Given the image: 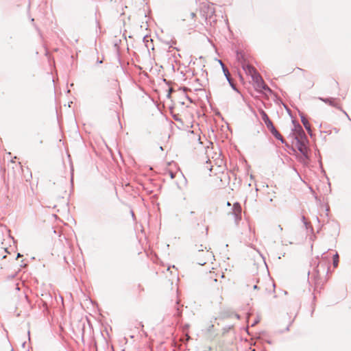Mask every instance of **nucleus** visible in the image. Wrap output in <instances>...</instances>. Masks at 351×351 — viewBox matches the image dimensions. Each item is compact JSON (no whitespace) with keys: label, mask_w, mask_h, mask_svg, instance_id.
<instances>
[{"label":"nucleus","mask_w":351,"mask_h":351,"mask_svg":"<svg viewBox=\"0 0 351 351\" xmlns=\"http://www.w3.org/2000/svg\"><path fill=\"white\" fill-rule=\"evenodd\" d=\"M216 157L213 156L211 159H208L209 163L213 164L211 167L209 169L213 177V182L215 184L220 186L224 184L227 181V173L226 172L225 167H223V160L219 152L215 154Z\"/></svg>","instance_id":"f257e3e1"},{"label":"nucleus","mask_w":351,"mask_h":351,"mask_svg":"<svg viewBox=\"0 0 351 351\" xmlns=\"http://www.w3.org/2000/svg\"><path fill=\"white\" fill-rule=\"evenodd\" d=\"M224 278L223 272L220 269H213L207 273L204 277V282L209 287H213L217 289H222L221 279Z\"/></svg>","instance_id":"f03ea898"},{"label":"nucleus","mask_w":351,"mask_h":351,"mask_svg":"<svg viewBox=\"0 0 351 351\" xmlns=\"http://www.w3.org/2000/svg\"><path fill=\"white\" fill-rule=\"evenodd\" d=\"M200 14L205 21L208 17H211L215 14V8L210 3L204 2L200 4Z\"/></svg>","instance_id":"7ed1b4c3"},{"label":"nucleus","mask_w":351,"mask_h":351,"mask_svg":"<svg viewBox=\"0 0 351 351\" xmlns=\"http://www.w3.org/2000/svg\"><path fill=\"white\" fill-rule=\"evenodd\" d=\"M247 68H248L249 72L251 74H252V75H253V73L254 74V80H255V82H256V83L257 84V87L258 88H260L261 90L269 89L268 87L264 83V82L262 80L261 77L259 75L256 73L255 69L252 66H248Z\"/></svg>","instance_id":"20e7f679"},{"label":"nucleus","mask_w":351,"mask_h":351,"mask_svg":"<svg viewBox=\"0 0 351 351\" xmlns=\"http://www.w3.org/2000/svg\"><path fill=\"white\" fill-rule=\"evenodd\" d=\"M197 15L195 12H191L189 15L186 16L182 21L184 26L195 27L197 26L195 19Z\"/></svg>","instance_id":"39448f33"},{"label":"nucleus","mask_w":351,"mask_h":351,"mask_svg":"<svg viewBox=\"0 0 351 351\" xmlns=\"http://www.w3.org/2000/svg\"><path fill=\"white\" fill-rule=\"evenodd\" d=\"M259 112L261 115V118L263 121L265 122L267 128L274 125L272 121L269 119V117L264 110H260Z\"/></svg>","instance_id":"423d86ee"},{"label":"nucleus","mask_w":351,"mask_h":351,"mask_svg":"<svg viewBox=\"0 0 351 351\" xmlns=\"http://www.w3.org/2000/svg\"><path fill=\"white\" fill-rule=\"evenodd\" d=\"M268 130L271 132V134L278 140L281 141L282 143L284 142V139L282 136L280 134V132L275 128L274 125L269 128Z\"/></svg>","instance_id":"0eeeda50"},{"label":"nucleus","mask_w":351,"mask_h":351,"mask_svg":"<svg viewBox=\"0 0 351 351\" xmlns=\"http://www.w3.org/2000/svg\"><path fill=\"white\" fill-rule=\"evenodd\" d=\"M203 255H205L206 256H208V257H210V255H211V253L209 252V251H206L205 252H204L203 251L200 253H199L197 254V258H198V261H199V264L200 265H204L206 263V262H204L201 260H199V258L201 256H202Z\"/></svg>","instance_id":"6e6552de"},{"label":"nucleus","mask_w":351,"mask_h":351,"mask_svg":"<svg viewBox=\"0 0 351 351\" xmlns=\"http://www.w3.org/2000/svg\"><path fill=\"white\" fill-rule=\"evenodd\" d=\"M219 62L220 63V64L222 66V69H223V73H224L226 77H227L228 80L230 81V73H229L228 69L225 67L223 63L221 60H219Z\"/></svg>","instance_id":"1a4fd4ad"},{"label":"nucleus","mask_w":351,"mask_h":351,"mask_svg":"<svg viewBox=\"0 0 351 351\" xmlns=\"http://www.w3.org/2000/svg\"><path fill=\"white\" fill-rule=\"evenodd\" d=\"M234 214L236 215H240L241 212V208L239 204H235L234 205Z\"/></svg>","instance_id":"9d476101"},{"label":"nucleus","mask_w":351,"mask_h":351,"mask_svg":"<svg viewBox=\"0 0 351 351\" xmlns=\"http://www.w3.org/2000/svg\"><path fill=\"white\" fill-rule=\"evenodd\" d=\"M339 254L337 253H336L334 256H333V266L334 267H337L338 266V264H339Z\"/></svg>","instance_id":"9b49d317"},{"label":"nucleus","mask_w":351,"mask_h":351,"mask_svg":"<svg viewBox=\"0 0 351 351\" xmlns=\"http://www.w3.org/2000/svg\"><path fill=\"white\" fill-rule=\"evenodd\" d=\"M6 253H7V250L5 249L1 248L0 250V257H1L2 258H5Z\"/></svg>","instance_id":"f8f14e48"},{"label":"nucleus","mask_w":351,"mask_h":351,"mask_svg":"<svg viewBox=\"0 0 351 351\" xmlns=\"http://www.w3.org/2000/svg\"><path fill=\"white\" fill-rule=\"evenodd\" d=\"M112 86H114V88H118V82L117 81H114L112 82Z\"/></svg>","instance_id":"ddd939ff"},{"label":"nucleus","mask_w":351,"mask_h":351,"mask_svg":"<svg viewBox=\"0 0 351 351\" xmlns=\"http://www.w3.org/2000/svg\"><path fill=\"white\" fill-rule=\"evenodd\" d=\"M169 176H170L171 178H172V179H173V178H174V177H175V176H174L173 173V172H171H171H169Z\"/></svg>","instance_id":"4468645a"},{"label":"nucleus","mask_w":351,"mask_h":351,"mask_svg":"<svg viewBox=\"0 0 351 351\" xmlns=\"http://www.w3.org/2000/svg\"><path fill=\"white\" fill-rule=\"evenodd\" d=\"M254 289H257V288H259V287H258V285H254Z\"/></svg>","instance_id":"2eb2a0df"},{"label":"nucleus","mask_w":351,"mask_h":351,"mask_svg":"<svg viewBox=\"0 0 351 351\" xmlns=\"http://www.w3.org/2000/svg\"><path fill=\"white\" fill-rule=\"evenodd\" d=\"M304 125H305L306 128H307V123H304Z\"/></svg>","instance_id":"dca6fc26"}]
</instances>
